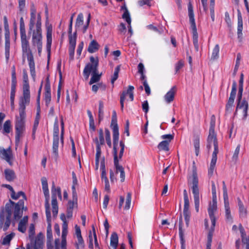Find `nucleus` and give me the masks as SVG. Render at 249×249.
I'll list each match as a JSON object with an SVG mask.
<instances>
[{"instance_id": "79ce46f5", "label": "nucleus", "mask_w": 249, "mask_h": 249, "mask_svg": "<svg viewBox=\"0 0 249 249\" xmlns=\"http://www.w3.org/2000/svg\"><path fill=\"white\" fill-rule=\"evenodd\" d=\"M120 67H121L120 65H118L115 68V71H114L113 75L112 76L111 79V83L112 85L114 84L115 81L118 78L119 73L120 71Z\"/></svg>"}, {"instance_id": "bb28decb", "label": "nucleus", "mask_w": 249, "mask_h": 249, "mask_svg": "<svg viewBox=\"0 0 249 249\" xmlns=\"http://www.w3.org/2000/svg\"><path fill=\"white\" fill-rule=\"evenodd\" d=\"M76 40H72L71 39L69 41V59L70 60H72L74 58L75 47L76 45Z\"/></svg>"}, {"instance_id": "13d9d810", "label": "nucleus", "mask_w": 249, "mask_h": 249, "mask_svg": "<svg viewBox=\"0 0 249 249\" xmlns=\"http://www.w3.org/2000/svg\"><path fill=\"white\" fill-rule=\"evenodd\" d=\"M90 18H91L90 14L89 13L87 22H86V24L81 29L83 33H85L86 32L87 29L88 28L89 26V24L90 20Z\"/></svg>"}, {"instance_id": "4be33fe9", "label": "nucleus", "mask_w": 249, "mask_h": 249, "mask_svg": "<svg viewBox=\"0 0 249 249\" xmlns=\"http://www.w3.org/2000/svg\"><path fill=\"white\" fill-rule=\"evenodd\" d=\"M21 43L23 54L32 52L29 47V41L27 39V36L21 37Z\"/></svg>"}, {"instance_id": "f8f14e48", "label": "nucleus", "mask_w": 249, "mask_h": 249, "mask_svg": "<svg viewBox=\"0 0 249 249\" xmlns=\"http://www.w3.org/2000/svg\"><path fill=\"white\" fill-rule=\"evenodd\" d=\"M134 88L132 86H129L128 89L126 91L124 90L123 91L122 94L120 96V104H121V108L122 110H123L124 106V101L125 98V96L126 95H128L129 98L131 101L134 100V93L133 90Z\"/></svg>"}, {"instance_id": "052dcab7", "label": "nucleus", "mask_w": 249, "mask_h": 249, "mask_svg": "<svg viewBox=\"0 0 249 249\" xmlns=\"http://www.w3.org/2000/svg\"><path fill=\"white\" fill-rule=\"evenodd\" d=\"M222 184H223V198H224V200H226V199H229L227 189V187H226V186L225 184V182L224 181H223Z\"/></svg>"}, {"instance_id": "4c0bfd02", "label": "nucleus", "mask_w": 249, "mask_h": 249, "mask_svg": "<svg viewBox=\"0 0 249 249\" xmlns=\"http://www.w3.org/2000/svg\"><path fill=\"white\" fill-rule=\"evenodd\" d=\"M101 178L102 181H105V191L107 192V193H110V185H109L108 179L107 177L106 173L101 174Z\"/></svg>"}, {"instance_id": "338daca9", "label": "nucleus", "mask_w": 249, "mask_h": 249, "mask_svg": "<svg viewBox=\"0 0 249 249\" xmlns=\"http://www.w3.org/2000/svg\"><path fill=\"white\" fill-rule=\"evenodd\" d=\"M225 21L226 22L229 27H231V21L229 15V14L228 12H226L225 13Z\"/></svg>"}, {"instance_id": "f03ea898", "label": "nucleus", "mask_w": 249, "mask_h": 249, "mask_svg": "<svg viewBox=\"0 0 249 249\" xmlns=\"http://www.w3.org/2000/svg\"><path fill=\"white\" fill-rule=\"evenodd\" d=\"M90 63H88L84 68L83 75L87 80L89 79L90 73L91 72V77L89 82V85L98 82L101 79L102 73L99 74L98 67L99 65V59L97 56L94 57L91 56L89 58Z\"/></svg>"}, {"instance_id": "1a4fd4ad", "label": "nucleus", "mask_w": 249, "mask_h": 249, "mask_svg": "<svg viewBox=\"0 0 249 249\" xmlns=\"http://www.w3.org/2000/svg\"><path fill=\"white\" fill-rule=\"evenodd\" d=\"M25 101L30 100V86L27 72L25 69L23 70V96L20 98Z\"/></svg>"}, {"instance_id": "bf43d9fd", "label": "nucleus", "mask_w": 249, "mask_h": 249, "mask_svg": "<svg viewBox=\"0 0 249 249\" xmlns=\"http://www.w3.org/2000/svg\"><path fill=\"white\" fill-rule=\"evenodd\" d=\"M96 153L95 156V160L99 161V159L101 155V146L99 145L98 143H97V145H96Z\"/></svg>"}, {"instance_id": "2eb2a0df", "label": "nucleus", "mask_w": 249, "mask_h": 249, "mask_svg": "<svg viewBox=\"0 0 249 249\" xmlns=\"http://www.w3.org/2000/svg\"><path fill=\"white\" fill-rule=\"evenodd\" d=\"M113 131V155L114 157H118L117 146L119 140V128L118 125H116L112 127Z\"/></svg>"}, {"instance_id": "774afa93", "label": "nucleus", "mask_w": 249, "mask_h": 249, "mask_svg": "<svg viewBox=\"0 0 249 249\" xmlns=\"http://www.w3.org/2000/svg\"><path fill=\"white\" fill-rule=\"evenodd\" d=\"M45 101L47 106H48L51 100V93H45Z\"/></svg>"}, {"instance_id": "49530a36", "label": "nucleus", "mask_w": 249, "mask_h": 249, "mask_svg": "<svg viewBox=\"0 0 249 249\" xmlns=\"http://www.w3.org/2000/svg\"><path fill=\"white\" fill-rule=\"evenodd\" d=\"M67 233H68V231H62V241H61V248H62V249H66V236H67Z\"/></svg>"}, {"instance_id": "f257e3e1", "label": "nucleus", "mask_w": 249, "mask_h": 249, "mask_svg": "<svg viewBox=\"0 0 249 249\" xmlns=\"http://www.w3.org/2000/svg\"><path fill=\"white\" fill-rule=\"evenodd\" d=\"M9 202V203L5 205V209L0 212V228H2L4 231L8 230L11 223V216L14 208V217L15 220L19 219L23 214L21 210L24 206L23 200H19L16 204L11 200Z\"/></svg>"}, {"instance_id": "603ef678", "label": "nucleus", "mask_w": 249, "mask_h": 249, "mask_svg": "<svg viewBox=\"0 0 249 249\" xmlns=\"http://www.w3.org/2000/svg\"><path fill=\"white\" fill-rule=\"evenodd\" d=\"M68 34H69V40H71V39L72 40H76V32L74 33L73 35H72V26H69V30H68Z\"/></svg>"}, {"instance_id": "9b49d317", "label": "nucleus", "mask_w": 249, "mask_h": 249, "mask_svg": "<svg viewBox=\"0 0 249 249\" xmlns=\"http://www.w3.org/2000/svg\"><path fill=\"white\" fill-rule=\"evenodd\" d=\"M217 210V199L213 198V203L210 204L208 210V213L211 221L212 225L211 228L214 229L216 223V218L214 216V213Z\"/></svg>"}, {"instance_id": "0eeeda50", "label": "nucleus", "mask_w": 249, "mask_h": 249, "mask_svg": "<svg viewBox=\"0 0 249 249\" xmlns=\"http://www.w3.org/2000/svg\"><path fill=\"white\" fill-rule=\"evenodd\" d=\"M57 196L60 199H62L61 189L60 187L56 188L54 183H53L52 188V206L53 215L54 217L57 215L58 211Z\"/></svg>"}, {"instance_id": "a18cd8bd", "label": "nucleus", "mask_w": 249, "mask_h": 249, "mask_svg": "<svg viewBox=\"0 0 249 249\" xmlns=\"http://www.w3.org/2000/svg\"><path fill=\"white\" fill-rule=\"evenodd\" d=\"M193 143L195 149L196 155L197 156L199 153V138L198 137L195 138L193 141Z\"/></svg>"}, {"instance_id": "7c9ffc66", "label": "nucleus", "mask_w": 249, "mask_h": 249, "mask_svg": "<svg viewBox=\"0 0 249 249\" xmlns=\"http://www.w3.org/2000/svg\"><path fill=\"white\" fill-rule=\"evenodd\" d=\"M237 18H238V27H237V34L238 36L242 34V31L243 30V20L242 15L240 11L237 10Z\"/></svg>"}, {"instance_id": "5701e85b", "label": "nucleus", "mask_w": 249, "mask_h": 249, "mask_svg": "<svg viewBox=\"0 0 249 249\" xmlns=\"http://www.w3.org/2000/svg\"><path fill=\"white\" fill-rule=\"evenodd\" d=\"M224 200L225 209V216L226 220L227 222L231 223L232 222V217L231 214V211L230 208V204L229 199Z\"/></svg>"}, {"instance_id": "e433bc0d", "label": "nucleus", "mask_w": 249, "mask_h": 249, "mask_svg": "<svg viewBox=\"0 0 249 249\" xmlns=\"http://www.w3.org/2000/svg\"><path fill=\"white\" fill-rule=\"evenodd\" d=\"M246 105L248 107V102L244 100H241L240 101H237V105L236 107L235 111L234 113V116H235L237 114V110L238 109L245 108V107Z\"/></svg>"}, {"instance_id": "8fccbe9b", "label": "nucleus", "mask_w": 249, "mask_h": 249, "mask_svg": "<svg viewBox=\"0 0 249 249\" xmlns=\"http://www.w3.org/2000/svg\"><path fill=\"white\" fill-rule=\"evenodd\" d=\"M11 130V122L7 120L3 124V133H9Z\"/></svg>"}, {"instance_id": "5fc2aeb1", "label": "nucleus", "mask_w": 249, "mask_h": 249, "mask_svg": "<svg viewBox=\"0 0 249 249\" xmlns=\"http://www.w3.org/2000/svg\"><path fill=\"white\" fill-rule=\"evenodd\" d=\"M131 199V195L130 193H128L126 196L125 205L124 209L125 210H128L130 207V203Z\"/></svg>"}, {"instance_id": "f704fd0d", "label": "nucleus", "mask_w": 249, "mask_h": 249, "mask_svg": "<svg viewBox=\"0 0 249 249\" xmlns=\"http://www.w3.org/2000/svg\"><path fill=\"white\" fill-rule=\"evenodd\" d=\"M189 205H184L183 208V215L184 216L185 221L187 226L189 225L190 217V212L189 210Z\"/></svg>"}, {"instance_id": "4468645a", "label": "nucleus", "mask_w": 249, "mask_h": 249, "mask_svg": "<svg viewBox=\"0 0 249 249\" xmlns=\"http://www.w3.org/2000/svg\"><path fill=\"white\" fill-rule=\"evenodd\" d=\"M236 94V82L233 81L232 85L231 91L230 93V96L229 98L228 102L226 105V110H229L233 106L235 97Z\"/></svg>"}, {"instance_id": "c756f323", "label": "nucleus", "mask_w": 249, "mask_h": 249, "mask_svg": "<svg viewBox=\"0 0 249 249\" xmlns=\"http://www.w3.org/2000/svg\"><path fill=\"white\" fill-rule=\"evenodd\" d=\"M121 10H124V12L122 15V18L124 19L126 22L128 23V24H131V18L130 17L129 13L127 10V8L126 6V4L125 3H124V5L121 7Z\"/></svg>"}, {"instance_id": "a19ab883", "label": "nucleus", "mask_w": 249, "mask_h": 249, "mask_svg": "<svg viewBox=\"0 0 249 249\" xmlns=\"http://www.w3.org/2000/svg\"><path fill=\"white\" fill-rule=\"evenodd\" d=\"M169 142L167 140L161 142L158 145V147L160 150L167 151L169 150Z\"/></svg>"}, {"instance_id": "393cba45", "label": "nucleus", "mask_w": 249, "mask_h": 249, "mask_svg": "<svg viewBox=\"0 0 249 249\" xmlns=\"http://www.w3.org/2000/svg\"><path fill=\"white\" fill-rule=\"evenodd\" d=\"M47 221L48 223V226L47 228V240L52 241L53 240V234L52 231V227H51V213H50V215L49 217L46 215Z\"/></svg>"}, {"instance_id": "473e14b6", "label": "nucleus", "mask_w": 249, "mask_h": 249, "mask_svg": "<svg viewBox=\"0 0 249 249\" xmlns=\"http://www.w3.org/2000/svg\"><path fill=\"white\" fill-rule=\"evenodd\" d=\"M99 132V140L97 137H96L94 139V141L96 143V145H97V143H98L99 145L101 146L102 145H104L105 144V140L104 138V132L102 128H100L98 130Z\"/></svg>"}, {"instance_id": "6e6d98bb", "label": "nucleus", "mask_w": 249, "mask_h": 249, "mask_svg": "<svg viewBox=\"0 0 249 249\" xmlns=\"http://www.w3.org/2000/svg\"><path fill=\"white\" fill-rule=\"evenodd\" d=\"M16 88H11V89L10 101H11V105L12 107H14V99H15V93H16Z\"/></svg>"}, {"instance_id": "39448f33", "label": "nucleus", "mask_w": 249, "mask_h": 249, "mask_svg": "<svg viewBox=\"0 0 249 249\" xmlns=\"http://www.w3.org/2000/svg\"><path fill=\"white\" fill-rule=\"evenodd\" d=\"M189 184L192 185L191 188L194 195L195 209L196 212H198L199 211L200 202L199 191L198 187V179L197 173L195 171H193L191 181L190 182L189 180H188V184Z\"/></svg>"}, {"instance_id": "ea45409f", "label": "nucleus", "mask_w": 249, "mask_h": 249, "mask_svg": "<svg viewBox=\"0 0 249 249\" xmlns=\"http://www.w3.org/2000/svg\"><path fill=\"white\" fill-rule=\"evenodd\" d=\"M27 56V60L29 62L30 69L35 68V64L32 53H29L25 54Z\"/></svg>"}, {"instance_id": "e2e57ef3", "label": "nucleus", "mask_w": 249, "mask_h": 249, "mask_svg": "<svg viewBox=\"0 0 249 249\" xmlns=\"http://www.w3.org/2000/svg\"><path fill=\"white\" fill-rule=\"evenodd\" d=\"M45 93H51V85L49 77H47L46 79V82L45 85Z\"/></svg>"}, {"instance_id": "423d86ee", "label": "nucleus", "mask_w": 249, "mask_h": 249, "mask_svg": "<svg viewBox=\"0 0 249 249\" xmlns=\"http://www.w3.org/2000/svg\"><path fill=\"white\" fill-rule=\"evenodd\" d=\"M188 16L189 18V21L191 24V27L193 32V44L196 52L198 51L199 46L198 41V34L197 29L196 25L195 20L194 18V14L193 11V7L191 2H189L188 5Z\"/></svg>"}, {"instance_id": "69168bd1", "label": "nucleus", "mask_w": 249, "mask_h": 249, "mask_svg": "<svg viewBox=\"0 0 249 249\" xmlns=\"http://www.w3.org/2000/svg\"><path fill=\"white\" fill-rule=\"evenodd\" d=\"M142 83L144 87L146 93L147 94V95H149L151 94V90L146 80H144Z\"/></svg>"}, {"instance_id": "b1692460", "label": "nucleus", "mask_w": 249, "mask_h": 249, "mask_svg": "<svg viewBox=\"0 0 249 249\" xmlns=\"http://www.w3.org/2000/svg\"><path fill=\"white\" fill-rule=\"evenodd\" d=\"M176 87L175 86H174L165 95L164 98L166 103H170L174 100L176 93Z\"/></svg>"}, {"instance_id": "20e7f679", "label": "nucleus", "mask_w": 249, "mask_h": 249, "mask_svg": "<svg viewBox=\"0 0 249 249\" xmlns=\"http://www.w3.org/2000/svg\"><path fill=\"white\" fill-rule=\"evenodd\" d=\"M29 238L30 240V244L32 249H43L44 236L42 233L39 232L34 238L35 234V227L34 224L30 225L29 229Z\"/></svg>"}, {"instance_id": "7ed1b4c3", "label": "nucleus", "mask_w": 249, "mask_h": 249, "mask_svg": "<svg viewBox=\"0 0 249 249\" xmlns=\"http://www.w3.org/2000/svg\"><path fill=\"white\" fill-rule=\"evenodd\" d=\"M30 100L25 101L20 99L19 103V115L16 116V141H18L19 137L23 132L25 127V120L26 117V105L29 104Z\"/></svg>"}, {"instance_id": "dca6fc26", "label": "nucleus", "mask_w": 249, "mask_h": 249, "mask_svg": "<svg viewBox=\"0 0 249 249\" xmlns=\"http://www.w3.org/2000/svg\"><path fill=\"white\" fill-rule=\"evenodd\" d=\"M42 30L36 29L33 32L32 39V44L34 46L42 45Z\"/></svg>"}, {"instance_id": "58836bf2", "label": "nucleus", "mask_w": 249, "mask_h": 249, "mask_svg": "<svg viewBox=\"0 0 249 249\" xmlns=\"http://www.w3.org/2000/svg\"><path fill=\"white\" fill-rule=\"evenodd\" d=\"M214 229L213 228H211L207 237V246H206V249H211V244L212 242V237L213 235V233L214 232Z\"/></svg>"}, {"instance_id": "de8ad7c7", "label": "nucleus", "mask_w": 249, "mask_h": 249, "mask_svg": "<svg viewBox=\"0 0 249 249\" xmlns=\"http://www.w3.org/2000/svg\"><path fill=\"white\" fill-rule=\"evenodd\" d=\"M15 233L13 232L6 235L3 239L2 244L3 245H7L10 243L11 240L14 237Z\"/></svg>"}, {"instance_id": "f3484780", "label": "nucleus", "mask_w": 249, "mask_h": 249, "mask_svg": "<svg viewBox=\"0 0 249 249\" xmlns=\"http://www.w3.org/2000/svg\"><path fill=\"white\" fill-rule=\"evenodd\" d=\"M46 37H47V44L46 48L48 52V57L49 59L51 54V45L52 42V26L51 25H48L46 27Z\"/></svg>"}, {"instance_id": "3c124183", "label": "nucleus", "mask_w": 249, "mask_h": 249, "mask_svg": "<svg viewBox=\"0 0 249 249\" xmlns=\"http://www.w3.org/2000/svg\"><path fill=\"white\" fill-rule=\"evenodd\" d=\"M105 138L107 145L111 147V141L110 138V133L109 130L107 128L105 129Z\"/></svg>"}, {"instance_id": "a878e982", "label": "nucleus", "mask_w": 249, "mask_h": 249, "mask_svg": "<svg viewBox=\"0 0 249 249\" xmlns=\"http://www.w3.org/2000/svg\"><path fill=\"white\" fill-rule=\"evenodd\" d=\"M28 217L27 216H24L23 218L20 221L18 225V230L24 233L26 231V224L28 222Z\"/></svg>"}, {"instance_id": "864d4df0", "label": "nucleus", "mask_w": 249, "mask_h": 249, "mask_svg": "<svg viewBox=\"0 0 249 249\" xmlns=\"http://www.w3.org/2000/svg\"><path fill=\"white\" fill-rule=\"evenodd\" d=\"M184 65V62L182 60L178 61L175 65V73H177Z\"/></svg>"}, {"instance_id": "37998d69", "label": "nucleus", "mask_w": 249, "mask_h": 249, "mask_svg": "<svg viewBox=\"0 0 249 249\" xmlns=\"http://www.w3.org/2000/svg\"><path fill=\"white\" fill-rule=\"evenodd\" d=\"M219 52V46L218 44L215 45L212 54L211 59L215 60L218 58Z\"/></svg>"}, {"instance_id": "09e8293b", "label": "nucleus", "mask_w": 249, "mask_h": 249, "mask_svg": "<svg viewBox=\"0 0 249 249\" xmlns=\"http://www.w3.org/2000/svg\"><path fill=\"white\" fill-rule=\"evenodd\" d=\"M60 219L63 221L62 231H68V222L66 220L65 214L64 213L61 214Z\"/></svg>"}, {"instance_id": "ddd939ff", "label": "nucleus", "mask_w": 249, "mask_h": 249, "mask_svg": "<svg viewBox=\"0 0 249 249\" xmlns=\"http://www.w3.org/2000/svg\"><path fill=\"white\" fill-rule=\"evenodd\" d=\"M0 157L5 160L10 165H12V151L10 147L7 149L0 147Z\"/></svg>"}, {"instance_id": "6ab92c4d", "label": "nucleus", "mask_w": 249, "mask_h": 249, "mask_svg": "<svg viewBox=\"0 0 249 249\" xmlns=\"http://www.w3.org/2000/svg\"><path fill=\"white\" fill-rule=\"evenodd\" d=\"M114 164L116 169V173L120 172V178L121 182H124L125 179V173L124 168L119 163L118 157H114Z\"/></svg>"}, {"instance_id": "c9c22d12", "label": "nucleus", "mask_w": 249, "mask_h": 249, "mask_svg": "<svg viewBox=\"0 0 249 249\" xmlns=\"http://www.w3.org/2000/svg\"><path fill=\"white\" fill-rule=\"evenodd\" d=\"M84 17L82 13H80L78 15L76 23H75V28L76 30H79L80 28L82 27L84 23Z\"/></svg>"}, {"instance_id": "cd10ccee", "label": "nucleus", "mask_w": 249, "mask_h": 249, "mask_svg": "<svg viewBox=\"0 0 249 249\" xmlns=\"http://www.w3.org/2000/svg\"><path fill=\"white\" fill-rule=\"evenodd\" d=\"M99 47L100 46L98 43L95 40H93L89 45L88 51L89 53H95L99 50Z\"/></svg>"}, {"instance_id": "4d7b16f0", "label": "nucleus", "mask_w": 249, "mask_h": 249, "mask_svg": "<svg viewBox=\"0 0 249 249\" xmlns=\"http://www.w3.org/2000/svg\"><path fill=\"white\" fill-rule=\"evenodd\" d=\"M215 124V117L213 115L211 117L210 127L209 131H214V127Z\"/></svg>"}, {"instance_id": "680f3d73", "label": "nucleus", "mask_w": 249, "mask_h": 249, "mask_svg": "<svg viewBox=\"0 0 249 249\" xmlns=\"http://www.w3.org/2000/svg\"><path fill=\"white\" fill-rule=\"evenodd\" d=\"M100 169L101 170V174L106 173L105 159L104 157L102 158L101 161Z\"/></svg>"}, {"instance_id": "2f4dec72", "label": "nucleus", "mask_w": 249, "mask_h": 249, "mask_svg": "<svg viewBox=\"0 0 249 249\" xmlns=\"http://www.w3.org/2000/svg\"><path fill=\"white\" fill-rule=\"evenodd\" d=\"M118 245V236L116 232H113L110 237V246L112 249H117Z\"/></svg>"}, {"instance_id": "aec40b11", "label": "nucleus", "mask_w": 249, "mask_h": 249, "mask_svg": "<svg viewBox=\"0 0 249 249\" xmlns=\"http://www.w3.org/2000/svg\"><path fill=\"white\" fill-rule=\"evenodd\" d=\"M31 17L29 23V30L32 31L34 27L36 20V8L35 4L32 3L30 8Z\"/></svg>"}, {"instance_id": "c85d7f7f", "label": "nucleus", "mask_w": 249, "mask_h": 249, "mask_svg": "<svg viewBox=\"0 0 249 249\" xmlns=\"http://www.w3.org/2000/svg\"><path fill=\"white\" fill-rule=\"evenodd\" d=\"M4 175L6 179L8 181H13L16 178L15 172L9 169H6L4 170Z\"/></svg>"}, {"instance_id": "72a5a7b5", "label": "nucleus", "mask_w": 249, "mask_h": 249, "mask_svg": "<svg viewBox=\"0 0 249 249\" xmlns=\"http://www.w3.org/2000/svg\"><path fill=\"white\" fill-rule=\"evenodd\" d=\"M216 161L217 155H212V158L211 160L210 167L208 171V174L210 176H212L213 175Z\"/></svg>"}, {"instance_id": "0e129e2a", "label": "nucleus", "mask_w": 249, "mask_h": 249, "mask_svg": "<svg viewBox=\"0 0 249 249\" xmlns=\"http://www.w3.org/2000/svg\"><path fill=\"white\" fill-rule=\"evenodd\" d=\"M12 83L11 88H16L17 85V78L16 73L12 72Z\"/></svg>"}, {"instance_id": "c03bdc74", "label": "nucleus", "mask_w": 249, "mask_h": 249, "mask_svg": "<svg viewBox=\"0 0 249 249\" xmlns=\"http://www.w3.org/2000/svg\"><path fill=\"white\" fill-rule=\"evenodd\" d=\"M11 197L15 200L18 199L21 196H23L24 199H26V196L25 193L22 191L18 192L17 194H16L14 190L11 193Z\"/></svg>"}, {"instance_id": "9d476101", "label": "nucleus", "mask_w": 249, "mask_h": 249, "mask_svg": "<svg viewBox=\"0 0 249 249\" xmlns=\"http://www.w3.org/2000/svg\"><path fill=\"white\" fill-rule=\"evenodd\" d=\"M212 144L214 147L212 155H217L218 153V145L216 135L214 131H209L207 145V148L209 150L211 149Z\"/></svg>"}, {"instance_id": "a211bd4d", "label": "nucleus", "mask_w": 249, "mask_h": 249, "mask_svg": "<svg viewBox=\"0 0 249 249\" xmlns=\"http://www.w3.org/2000/svg\"><path fill=\"white\" fill-rule=\"evenodd\" d=\"M5 54L6 62H8L10 57V31L9 30L5 31Z\"/></svg>"}, {"instance_id": "6e6552de", "label": "nucleus", "mask_w": 249, "mask_h": 249, "mask_svg": "<svg viewBox=\"0 0 249 249\" xmlns=\"http://www.w3.org/2000/svg\"><path fill=\"white\" fill-rule=\"evenodd\" d=\"M59 126L57 122L55 121L53 129V154L55 160L58 157V144H59Z\"/></svg>"}, {"instance_id": "412c9836", "label": "nucleus", "mask_w": 249, "mask_h": 249, "mask_svg": "<svg viewBox=\"0 0 249 249\" xmlns=\"http://www.w3.org/2000/svg\"><path fill=\"white\" fill-rule=\"evenodd\" d=\"M44 192V196L45 197V212L46 215H47V216L49 217L50 215V207L49 203V191L48 188H46L44 189H42Z\"/></svg>"}]
</instances>
